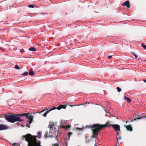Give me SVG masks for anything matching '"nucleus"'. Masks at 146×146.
Wrapping results in <instances>:
<instances>
[{
    "mask_svg": "<svg viewBox=\"0 0 146 146\" xmlns=\"http://www.w3.org/2000/svg\"><path fill=\"white\" fill-rule=\"evenodd\" d=\"M25 116L28 119L27 121L29 122L30 124L33 120V116L30 114L29 113H23L22 114H15L13 113L12 115H7L5 114L0 115V117H4L8 121L14 123L17 121H22L23 120L21 119L19 117Z\"/></svg>",
    "mask_w": 146,
    "mask_h": 146,
    "instance_id": "obj_1",
    "label": "nucleus"
},
{
    "mask_svg": "<svg viewBox=\"0 0 146 146\" xmlns=\"http://www.w3.org/2000/svg\"><path fill=\"white\" fill-rule=\"evenodd\" d=\"M23 138L21 140H25L28 142V146H42L40 145V142L37 141L36 137L32 136L30 134H27L23 136Z\"/></svg>",
    "mask_w": 146,
    "mask_h": 146,
    "instance_id": "obj_2",
    "label": "nucleus"
},
{
    "mask_svg": "<svg viewBox=\"0 0 146 146\" xmlns=\"http://www.w3.org/2000/svg\"><path fill=\"white\" fill-rule=\"evenodd\" d=\"M92 130L93 136V137L97 138L100 131L103 129V125L99 124H95L89 126Z\"/></svg>",
    "mask_w": 146,
    "mask_h": 146,
    "instance_id": "obj_3",
    "label": "nucleus"
},
{
    "mask_svg": "<svg viewBox=\"0 0 146 146\" xmlns=\"http://www.w3.org/2000/svg\"><path fill=\"white\" fill-rule=\"evenodd\" d=\"M67 107V105H60L57 108H56L54 106H53L52 108H49V110H47V111H46L45 112V113L43 114L42 116L44 117H46V116L47 114L49 113L50 111L52 110H54L55 109H57L58 110H60L62 108H63L64 109H66V107Z\"/></svg>",
    "mask_w": 146,
    "mask_h": 146,
    "instance_id": "obj_4",
    "label": "nucleus"
},
{
    "mask_svg": "<svg viewBox=\"0 0 146 146\" xmlns=\"http://www.w3.org/2000/svg\"><path fill=\"white\" fill-rule=\"evenodd\" d=\"M112 126L114 129L116 131H119L120 129V126L117 124H113L112 125Z\"/></svg>",
    "mask_w": 146,
    "mask_h": 146,
    "instance_id": "obj_5",
    "label": "nucleus"
},
{
    "mask_svg": "<svg viewBox=\"0 0 146 146\" xmlns=\"http://www.w3.org/2000/svg\"><path fill=\"white\" fill-rule=\"evenodd\" d=\"M8 129V127L6 126L3 124H0V130H3Z\"/></svg>",
    "mask_w": 146,
    "mask_h": 146,
    "instance_id": "obj_6",
    "label": "nucleus"
},
{
    "mask_svg": "<svg viewBox=\"0 0 146 146\" xmlns=\"http://www.w3.org/2000/svg\"><path fill=\"white\" fill-rule=\"evenodd\" d=\"M124 127L126 128L127 130L131 131L133 130V128L130 125H125Z\"/></svg>",
    "mask_w": 146,
    "mask_h": 146,
    "instance_id": "obj_7",
    "label": "nucleus"
},
{
    "mask_svg": "<svg viewBox=\"0 0 146 146\" xmlns=\"http://www.w3.org/2000/svg\"><path fill=\"white\" fill-rule=\"evenodd\" d=\"M123 6H126L128 8H129L130 7L129 2L128 1H126L122 4Z\"/></svg>",
    "mask_w": 146,
    "mask_h": 146,
    "instance_id": "obj_8",
    "label": "nucleus"
},
{
    "mask_svg": "<svg viewBox=\"0 0 146 146\" xmlns=\"http://www.w3.org/2000/svg\"><path fill=\"white\" fill-rule=\"evenodd\" d=\"M61 128L65 129V130H67L68 129L70 128V125H66L63 124H61L60 126Z\"/></svg>",
    "mask_w": 146,
    "mask_h": 146,
    "instance_id": "obj_9",
    "label": "nucleus"
},
{
    "mask_svg": "<svg viewBox=\"0 0 146 146\" xmlns=\"http://www.w3.org/2000/svg\"><path fill=\"white\" fill-rule=\"evenodd\" d=\"M112 125L109 123L108 122H107L105 125H103V128H105L106 127H110L111 126H112Z\"/></svg>",
    "mask_w": 146,
    "mask_h": 146,
    "instance_id": "obj_10",
    "label": "nucleus"
},
{
    "mask_svg": "<svg viewBox=\"0 0 146 146\" xmlns=\"http://www.w3.org/2000/svg\"><path fill=\"white\" fill-rule=\"evenodd\" d=\"M124 98L125 100L126 101L130 103L131 102V100L128 97L125 96H124Z\"/></svg>",
    "mask_w": 146,
    "mask_h": 146,
    "instance_id": "obj_11",
    "label": "nucleus"
},
{
    "mask_svg": "<svg viewBox=\"0 0 146 146\" xmlns=\"http://www.w3.org/2000/svg\"><path fill=\"white\" fill-rule=\"evenodd\" d=\"M29 50L31 51H36V49L34 47H32L29 48Z\"/></svg>",
    "mask_w": 146,
    "mask_h": 146,
    "instance_id": "obj_12",
    "label": "nucleus"
},
{
    "mask_svg": "<svg viewBox=\"0 0 146 146\" xmlns=\"http://www.w3.org/2000/svg\"><path fill=\"white\" fill-rule=\"evenodd\" d=\"M142 119L141 117H140L139 115H137L136 116V118L134 119V121H135L137 119Z\"/></svg>",
    "mask_w": 146,
    "mask_h": 146,
    "instance_id": "obj_13",
    "label": "nucleus"
},
{
    "mask_svg": "<svg viewBox=\"0 0 146 146\" xmlns=\"http://www.w3.org/2000/svg\"><path fill=\"white\" fill-rule=\"evenodd\" d=\"M44 136H46V137H50L51 138H52L53 137V136L52 135H48V132L47 133H45L44 135Z\"/></svg>",
    "mask_w": 146,
    "mask_h": 146,
    "instance_id": "obj_14",
    "label": "nucleus"
},
{
    "mask_svg": "<svg viewBox=\"0 0 146 146\" xmlns=\"http://www.w3.org/2000/svg\"><path fill=\"white\" fill-rule=\"evenodd\" d=\"M29 74L31 76H33L35 74V73L33 71H31L29 72Z\"/></svg>",
    "mask_w": 146,
    "mask_h": 146,
    "instance_id": "obj_15",
    "label": "nucleus"
},
{
    "mask_svg": "<svg viewBox=\"0 0 146 146\" xmlns=\"http://www.w3.org/2000/svg\"><path fill=\"white\" fill-rule=\"evenodd\" d=\"M141 46L144 49H146V45L143 43H142L141 44Z\"/></svg>",
    "mask_w": 146,
    "mask_h": 146,
    "instance_id": "obj_16",
    "label": "nucleus"
},
{
    "mask_svg": "<svg viewBox=\"0 0 146 146\" xmlns=\"http://www.w3.org/2000/svg\"><path fill=\"white\" fill-rule=\"evenodd\" d=\"M28 74V72H25L23 73V74H21V75L24 76H27Z\"/></svg>",
    "mask_w": 146,
    "mask_h": 146,
    "instance_id": "obj_17",
    "label": "nucleus"
},
{
    "mask_svg": "<svg viewBox=\"0 0 146 146\" xmlns=\"http://www.w3.org/2000/svg\"><path fill=\"white\" fill-rule=\"evenodd\" d=\"M117 90L118 92H120L121 91V89L118 87L117 88Z\"/></svg>",
    "mask_w": 146,
    "mask_h": 146,
    "instance_id": "obj_18",
    "label": "nucleus"
},
{
    "mask_svg": "<svg viewBox=\"0 0 146 146\" xmlns=\"http://www.w3.org/2000/svg\"><path fill=\"white\" fill-rule=\"evenodd\" d=\"M49 126L50 127V129H52L53 128V127L54 126V124H52L51 125H49Z\"/></svg>",
    "mask_w": 146,
    "mask_h": 146,
    "instance_id": "obj_19",
    "label": "nucleus"
},
{
    "mask_svg": "<svg viewBox=\"0 0 146 146\" xmlns=\"http://www.w3.org/2000/svg\"><path fill=\"white\" fill-rule=\"evenodd\" d=\"M49 110V108H48V109H44V110H42V111H40V112H39V111H38V112H37V113H40H40H42V112H44V111H45V110H46V111H47V110Z\"/></svg>",
    "mask_w": 146,
    "mask_h": 146,
    "instance_id": "obj_20",
    "label": "nucleus"
},
{
    "mask_svg": "<svg viewBox=\"0 0 146 146\" xmlns=\"http://www.w3.org/2000/svg\"><path fill=\"white\" fill-rule=\"evenodd\" d=\"M15 68L16 69H19V67L18 65H16L15 66Z\"/></svg>",
    "mask_w": 146,
    "mask_h": 146,
    "instance_id": "obj_21",
    "label": "nucleus"
},
{
    "mask_svg": "<svg viewBox=\"0 0 146 146\" xmlns=\"http://www.w3.org/2000/svg\"><path fill=\"white\" fill-rule=\"evenodd\" d=\"M81 105V104H79V105H69V106H70L71 107H73V106H80Z\"/></svg>",
    "mask_w": 146,
    "mask_h": 146,
    "instance_id": "obj_22",
    "label": "nucleus"
},
{
    "mask_svg": "<svg viewBox=\"0 0 146 146\" xmlns=\"http://www.w3.org/2000/svg\"><path fill=\"white\" fill-rule=\"evenodd\" d=\"M117 137V142H118V139H121V136H119V138H118L117 137Z\"/></svg>",
    "mask_w": 146,
    "mask_h": 146,
    "instance_id": "obj_23",
    "label": "nucleus"
},
{
    "mask_svg": "<svg viewBox=\"0 0 146 146\" xmlns=\"http://www.w3.org/2000/svg\"><path fill=\"white\" fill-rule=\"evenodd\" d=\"M12 145L15 146H18V145H19V144L16 143H13Z\"/></svg>",
    "mask_w": 146,
    "mask_h": 146,
    "instance_id": "obj_24",
    "label": "nucleus"
},
{
    "mask_svg": "<svg viewBox=\"0 0 146 146\" xmlns=\"http://www.w3.org/2000/svg\"><path fill=\"white\" fill-rule=\"evenodd\" d=\"M29 7L30 8H34V6L33 5H29Z\"/></svg>",
    "mask_w": 146,
    "mask_h": 146,
    "instance_id": "obj_25",
    "label": "nucleus"
},
{
    "mask_svg": "<svg viewBox=\"0 0 146 146\" xmlns=\"http://www.w3.org/2000/svg\"><path fill=\"white\" fill-rule=\"evenodd\" d=\"M141 118H142V119H145L146 120V115L144 116L141 117Z\"/></svg>",
    "mask_w": 146,
    "mask_h": 146,
    "instance_id": "obj_26",
    "label": "nucleus"
},
{
    "mask_svg": "<svg viewBox=\"0 0 146 146\" xmlns=\"http://www.w3.org/2000/svg\"><path fill=\"white\" fill-rule=\"evenodd\" d=\"M72 134V133L71 132H69V133H68V136L69 137H70V135H71Z\"/></svg>",
    "mask_w": 146,
    "mask_h": 146,
    "instance_id": "obj_27",
    "label": "nucleus"
},
{
    "mask_svg": "<svg viewBox=\"0 0 146 146\" xmlns=\"http://www.w3.org/2000/svg\"><path fill=\"white\" fill-rule=\"evenodd\" d=\"M40 134H41V133H40L39 132L38 133V136H39V137H40Z\"/></svg>",
    "mask_w": 146,
    "mask_h": 146,
    "instance_id": "obj_28",
    "label": "nucleus"
},
{
    "mask_svg": "<svg viewBox=\"0 0 146 146\" xmlns=\"http://www.w3.org/2000/svg\"><path fill=\"white\" fill-rule=\"evenodd\" d=\"M112 57V56H111V55H110V56H109L108 57V58L109 59H110Z\"/></svg>",
    "mask_w": 146,
    "mask_h": 146,
    "instance_id": "obj_29",
    "label": "nucleus"
},
{
    "mask_svg": "<svg viewBox=\"0 0 146 146\" xmlns=\"http://www.w3.org/2000/svg\"><path fill=\"white\" fill-rule=\"evenodd\" d=\"M52 146H53V145H52ZM59 146L58 145V144H57V143H56V144H55V145H54V146Z\"/></svg>",
    "mask_w": 146,
    "mask_h": 146,
    "instance_id": "obj_30",
    "label": "nucleus"
},
{
    "mask_svg": "<svg viewBox=\"0 0 146 146\" xmlns=\"http://www.w3.org/2000/svg\"><path fill=\"white\" fill-rule=\"evenodd\" d=\"M134 56H135V57L136 58H137V56L136 54H134Z\"/></svg>",
    "mask_w": 146,
    "mask_h": 146,
    "instance_id": "obj_31",
    "label": "nucleus"
},
{
    "mask_svg": "<svg viewBox=\"0 0 146 146\" xmlns=\"http://www.w3.org/2000/svg\"><path fill=\"white\" fill-rule=\"evenodd\" d=\"M27 126L28 127H30V125H29L28 124H27Z\"/></svg>",
    "mask_w": 146,
    "mask_h": 146,
    "instance_id": "obj_32",
    "label": "nucleus"
},
{
    "mask_svg": "<svg viewBox=\"0 0 146 146\" xmlns=\"http://www.w3.org/2000/svg\"><path fill=\"white\" fill-rule=\"evenodd\" d=\"M117 135H119V132H117Z\"/></svg>",
    "mask_w": 146,
    "mask_h": 146,
    "instance_id": "obj_33",
    "label": "nucleus"
},
{
    "mask_svg": "<svg viewBox=\"0 0 146 146\" xmlns=\"http://www.w3.org/2000/svg\"><path fill=\"white\" fill-rule=\"evenodd\" d=\"M143 81L144 82H145V83H146V80H143Z\"/></svg>",
    "mask_w": 146,
    "mask_h": 146,
    "instance_id": "obj_34",
    "label": "nucleus"
},
{
    "mask_svg": "<svg viewBox=\"0 0 146 146\" xmlns=\"http://www.w3.org/2000/svg\"><path fill=\"white\" fill-rule=\"evenodd\" d=\"M128 122H129V121H125V122H126V123H128Z\"/></svg>",
    "mask_w": 146,
    "mask_h": 146,
    "instance_id": "obj_35",
    "label": "nucleus"
},
{
    "mask_svg": "<svg viewBox=\"0 0 146 146\" xmlns=\"http://www.w3.org/2000/svg\"><path fill=\"white\" fill-rule=\"evenodd\" d=\"M78 129H79V130H80V129H82L81 128H78Z\"/></svg>",
    "mask_w": 146,
    "mask_h": 146,
    "instance_id": "obj_36",
    "label": "nucleus"
},
{
    "mask_svg": "<svg viewBox=\"0 0 146 146\" xmlns=\"http://www.w3.org/2000/svg\"><path fill=\"white\" fill-rule=\"evenodd\" d=\"M56 139H57V137L56 136Z\"/></svg>",
    "mask_w": 146,
    "mask_h": 146,
    "instance_id": "obj_37",
    "label": "nucleus"
},
{
    "mask_svg": "<svg viewBox=\"0 0 146 146\" xmlns=\"http://www.w3.org/2000/svg\"><path fill=\"white\" fill-rule=\"evenodd\" d=\"M94 146H97V145H96L95 144V145Z\"/></svg>",
    "mask_w": 146,
    "mask_h": 146,
    "instance_id": "obj_38",
    "label": "nucleus"
},
{
    "mask_svg": "<svg viewBox=\"0 0 146 146\" xmlns=\"http://www.w3.org/2000/svg\"><path fill=\"white\" fill-rule=\"evenodd\" d=\"M88 102H86V103L85 104H86Z\"/></svg>",
    "mask_w": 146,
    "mask_h": 146,
    "instance_id": "obj_39",
    "label": "nucleus"
},
{
    "mask_svg": "<svg viewBox=\"0 0 146 146\" xmlns=\"http://www.w3.org/2000/svg\"><path fill=\"white\" fill-rule=\"evenodd\" d=\"M17 123V125H19L18 123Z\"/></svg>",
    "mask_w": 146,
    "mask_h": 146,
    "instance_id": "obj_40",
    "label": "nucleus"
},
{
    "mask_svg": "<svg viewBox=\"0 0 146 146\" xmlns=\"http://www.w3.org/2000/svg\"><path fill=\"white\" fill-rule=\"evenodd\" d=\"M145 61H146V60H144Z\"/></svg>",
    "mask_w": 146,
    "mask_h": 146,
    "instance_id": "obj_41",
    "label": "nucleus"
},
{
    "mask_svg": "<svg viewBox=\"0 0 146 146\" xmlns=\"http://www.w3.org/2000/svg\"><path fill=\"white\" fill-rule=\"evenodd\" d=\"M22 126H23V125H21Z\"/></svg>",
    "mask_w": 146,
    "mask_h": 146,
    "instance_id": "obj_42",
    "label": "nucleus"
},
{
    "mask_svg": "<svg viewBox=\"0 0 146 146\" xmlns=\"http://www.w3.org/2000/svg\"><path fill=\"white\" fill-rule=\"evenodd\" d=\"M115 146H117L116 145H115Z\"/></svg>",
    "mask_w": 146,
    "mask_h": 146,
    "instance_id": "obj_43",
    "label": "nucleus"
}]
</instances>
